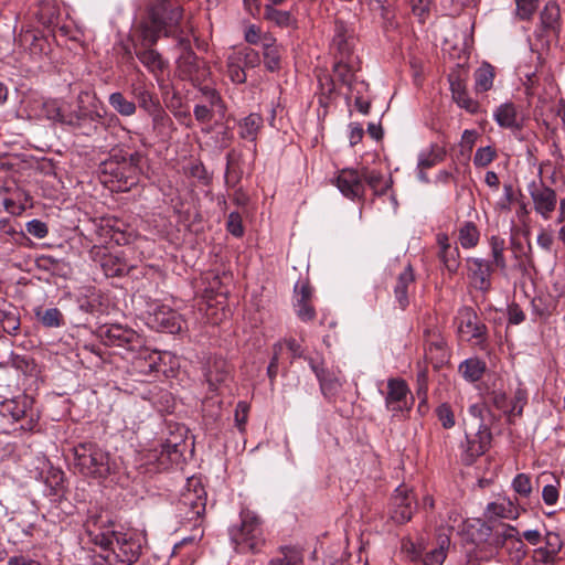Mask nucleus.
I'll list each match as a JSON object with an SVG mask.
<instances>
[{
  "instance_id": "nucleus-59",
  "label": "nucleus",
  "mask_w": 565,
  "mask_h": 565,
  "mask_svg": "<svg viewBox=\"0 0 565 565\" xmlns=\"http://www.w3.org/2000/svg\"><path fill=\"white\" fill-rule=\"evenodd\" d=\"M26 232L36 238H43L47 235V226L40 220H32L26 223Z\"/></svg>"
},
{
  "instance_id": "nucleus-35",
  "label": "nucleus",
  "mask_w": 565,
  "mask_h": 565,
  "mask_svg": "<svg viewBox=\"0 0 565 565\" xmlns=\"http://www.w3.org/2000/svg\"><path fill=\"white\" fill-rule=\"evenodd\" d=\"M494 119L502 128H520L519 116L516 107L512 103H504L500 105L494 111Z\"/></svg>"
},
{
  "instance_id": "nucleus-10",
  "label": "nucleus",
  "mask_w": 565,
  "mask_h": 565,
  "mask_svg": "<svg viewBox=\"0 0 565 565\" xmlns=\"http://www.w3.org/2000/svg\"><path fill=\"white\" fill-rule=\"evenodd\" d=\"M491 440V430L484 423H480L475 433L466 431V441L461 445L460 458L462 463L471 466L478 457L489 449Z\"/></svg>"
},
{
  "instance_id": "nucleus-54",
  "label": "nucleus",
  "mask_w": 565,
  "mask_h": 565,
  "mask_svg": "<svg viewBox=\"0 0 565 565\" xmlns=\"http://www.w3.org/2000/svg\"><path fill=\"white\" fill-rule=\"evenodd\" d=\"M513 490L522 498H529L532 492L531 478L525 473H519L512 481Z\"/></svg>"
},
{
  "instance_id": "nucleus-16",
  "label": "nucleus",
  "mask_w": 565,
  "mask_h": 565,
  "mask_svg": "<svg viewBox=\"0 0 565 565\" xmlns=\"http://www.w3.org/2000/svg\"><path fill=\"white\" fill-rule=\"evenodd\" d=\"M90 255L95 262H98L102 270L107 277H120L129 274V266L121 257L110 253H106V247L94 244Z\"/></svg>"
},
{
  "instance_id": "nucleus-11",
  "label": "nucleus",
  "mask_w": 565,
  "mask_h": 565,
  "mask_svg": "<svg viewBox=\"0 0 565 565\" xmlns=\"http://www.w3.org/2000/svg\"><path fill=\"white\" fill-rule=\"evenodd\" d=\"M527 191L536 214H539L544 221L551 220L558 203L556 191L547 186L542 181L530 182Z\"/></svg>"
},
{
  "instance_id": "nucleus-55",
  "label": "nucleus",
  "mask_w": 565,
  "mask_h": 565,
  "mask_svg": "<svg viewBox=\"0 0 565 565\" xmlns=\"http://www.w3.org/2000/svg\"><path fill=\"white\" fill-rule=\"evenodd\" d=\"M226 228L235 237H242L244 235L243 221L238 212H231L228 214Z\"/></svg>"
},
{
  "instance_id": "nucleus-2",
  "label": "nucleus",
  "mask_w": 565,
  "mask_h": 565,
  "mask_svg": "<svg viewBox=\"0 0 565 565\" xmlns=\"http://www.w3.org/2000/svg\"><path fill=\"white\" fill-rule=\"evenodd\" d=\"M83 542L100 547L102 555L110 565H132L141 554V543L132 534L117 532L111 525L106 524L100 518H92L84 525Z\"/></svg>"
},
{
  "instance_id": "nucleus-6",
  "label": "nucleus",
  "mask_w": 565,
  "mask_h": 565,
  "mask_svg": "<svg viewBox=\"0 0 565 565\" xmlns=\"http://www.w3.org/2000/svg\"><path fill=\"white\" fill-rule=\"evenodd\" d=\"M73 466L86 477H105L109 472L108 454L92 443L73 448Z\"/></svg>"
},
{
  "instance_id": "nucleus-43",
  "label": "nucleus",
  "mask_w": 565,
  "mask_h": 565,
  "mask_svg": "<svg viewBox=\"0 0 565 565\" xmlns=\"http://www.w3.org/2000/svg\"><path fill=\"white\" fill-rule=\"evenodd\" d=\"M489 244H490L491 257H492V260H490V262L493 263V266L499 268L501 271H505L508 264H507V258L504 256V250H505L504 238L493 235V236H491Z\"/></svg>"
},
{
  "instance_id": "nucleus-28",
  "label": "nucleus",
  "mask_w": 565,
  "mask_h": 565,
  "mask_svg": "<svg viewBox=\"0 0 565 565\" xmlns=\"http://www.w3.org/2000/svg\"><path fill=\"white\" fill-rule=\"evenodd\" d=\"M332 46L339 53V57L353 55V38L350 34L349 29L343 21H335Z\"/></svg>"
},
{
  "instance_id": "nucleus-39",
  "label": "nucleus",
  "mask_w": 565,
  "mask_h": 565,
  "mask_svg": "<svg viewBox=\"0 0 565 565\" xmlns=\"http://www.w3.org/2000/svg\"><path fill=\"white\" fill-rule=\"evenodd\" d=\"M108 103L120 116L131 117L137 111V104L128 99L121 92L111 93Z\"/></svg>"
},
{
  "instance_id": "nucleus-44",
  "label": "nucleus",
  "mask_w": 565,
  "mask_h": 565,
  "mask_svg": "<svg viewBox=\"0 0 565 565\" xmlns=\"http://www.w3.org/2000/svg\"><path fill=\"white\" fill-rule=\"evenodd\" d=\"M66 105L60 99H47L42 105V113L49 120L65 122Z\"/></svg>"
},
{
  "instance_id": "nucleus-4",
  "label": "nucleus",
  "mask_w": 565,
  "mask_h": 565,
  "mask_svg": "<svg viewBox=\"0 0 565 565\" xmlns=\"http://www.w3.org/2000/svg\"><path fill=\"white\" fill-rule=\"evenodd\" d=\"M73 232H78L79 235L84 236L93 245L97 244L100 247H106V244L110 242L118 246L129 243L127 225L114 217H103L98 221L86 220L83 225L74 226Z\"/></svg>"
},
{
  "instance_id": "nucleus-62",
  "label": "nucleus",
  "mask_w": 565,
  "mask_h": 565,
  "mask_svg": "<svg viewBox=\"0 0 565 565\" xmlns=\"http://www.w3.org/2000/svg\"><path fill=\"white\" fill-rule=\"evenodd\" d=\"M50 352L52 354H54L56 356V362L58 364H61L62 366L63 365V361L67 362L68 361V345L67 343H63V344H60V343H52L51 344V348H50Z\"/></svg>"
},
{
  "instance_id": "nucleus-50",
  "label": "nucleus",
  "mask_w": 565,
  "mask_h": 565,
  "mask_svg": "<svg viewBox=\"0 0 565 565\" xmlns=\"http://www.w3.org/2000/svg\"><path fill=\"white\" fill-rule=\"evenodd\" d=\"M435 414L444 429H451L455 427V413L448 403H441L439 406H437Z\"/></svg>"
},
{
  "instance_id": "nucleus-41",
  "label": "nucleus",
  "mask_w": 565,
  "mask_h": 565,
  "mask_svg": "<svg viewBox=\"0 0 565 565\" xmlns=\"http://www.w3.org/2000/svg\"><path fill=\"white\" fill-rule=\"evenodd\" d=\"M480 238V232L473 222H465L458 234V241L460 245L466 248H473L478 245Z\"/></svg>"
},
{
  "instance_id": "nucleus-37",
  "label": "nucleus",
  "mask_w": 565,
  "mask_h": 565,
  "mask_svg": "<svg viewBox=\"0 0 565 565\" xmlns=\"http://www.w3.org/2000/svg\"><path fill=\"white\" fill-rule=\"evenodd\" d=\"M75 115L102 114L104 110L96 95L92 90H83L77 96Z\"/></svg>"
},
{
  "instance_id": "nucleus-57",
  "label": "nucleus",
  "mask_w": 565,
  "mask_h": 565,
  "mask_svg": "<svg viewBox=\"0 0 565 565\" xmlns=\"http://www.w3.org/2000/svg\"><path fill=\"white\" fill-rule=\"evenodd\" d=\"M417 382V391L416 394L418 398H422V404H426L427 401V392H428V371L427 369H422L417 373L416 376Z\"/></svg>"
},
{
  "instance_id": "nucleus-36",
  "label": "nucleus",
  "mask_w": 565,
  "mask_h": 565,
  "mask_svg": "<svg viewBox=\"0 0 565 565\" xmlns=\"http://www.w3.org/2000/svg\"><path fill=\"white\" fill-rule=\"evenodd\" d=\"M487 370L486 362L478 358H470L459 364V373L470 382L479 381Z\"/></svg>"
},
{
  "instance_id": "nucleus-9",
  "label": "nucleus",
  "mask_w": 565,
  "mask_h": 565,
  "mask_svg": "<svg viewBox=\"0 0 565 565\" xmlns=\"http://www.w3.org/2000/svg\"><path fill=\"white\" fill-rule=\"evenodd\" d=\"M179 45L183 52L178 58V71L183 79H189L193 84H199L209 75V68L190 47V41L184 38L179 39Z\"/></svg>"
},
{
  "instance_id": "nucleus-61",
  "label": "nucleus",
  "mask_w": 565,
  "mask_h": 565,
  "mask_svg": "<svg viewBox=\"0 0 565 565\" xmlns=\"http://www.w3.org/2000/svg\"><path fill=\"white\" fill-rule=\"evenodd\" d=\"M508 318L511 324H520L525 320V313L518 303H511L508 307Z\"/></svg>"
},
{
  "instance_id": "nucleus-24",
  "label": "nucleus",
  "mask_w": 565,
  "mask_h": 565,
  "mask_svg": "<svg viewBox=\"0 0 565 565\" xmlns=\"http://www.w3.org/2000/svg\"><path fill=\"white\" fill-rule=\"evenodd\" d=\"M559 8L555 2H547L540 13V33L543 35H556L559 32Z\"/></svg>"
},
{
  "instance_id": "nucleus-1",
  "label": "nucleus",
  "mask_w": 565,
  "mask_h": 565,
  "mask_svg": "<svg viewBox=\"0 0 565 565\" xmlns=\"http://www.w3.org/2000/svg\"><path fill=\"white\" fill-rule=\"evenodd\" d=\"M182 18V8L177 1L160 0L149 10V18L141 24V36L145 50L136 52L137 58L154 76L160 79L168 63L151 46L157 43L160 35L170 36Z\"/></svg>"
},
{
  "instance_id": "nucleus-21",
  "label": "nucleus",
  "mask_w": 565,
  "mask_h": 565,
  "mask_svg": "<svg viewBox=\"0 0 565 565\" xmlns=\"http://www.w3.org/2000/svg\"><path fill=\"white\" fill-rule=\"evenodd\" d=\"M308 361L310 369L319 381L322 394L326 396L334 395L342 385L340 377L334 372L324 369L323 362H317L311 358Z\"/></svg>"
},
{
  "instance_id": "nucleus-47",
  "label": "nucleus",
  "mask_w": 565,
  "mask_h": 565,
  "mask_svg": "<svg viewBox=\"0 0 565 565\" xmlns=\"http://www.w3.org/2000/svg\"><path fill=\"white\" fill-rule=\"evenodd\" d=\"M494 78L493 68L489 64L479 67L475 73V87L477 92H487L492 87Z\"/></svg>"
},
{
  "instance_id": "nucleus-22",
  "label": "nucleus",
  "mask_w": 565,
  "mask_h": 565,
  "mask_svg": "<svg viewBox=\"0 0 565 565\" xmlns=\"http://www.w3.org/2000/svg\"><path fill=\"white\" fill-rule=\"evenodd\" d=\"M146 114L151 118L152 130L157 136L167 139L171 138L172 134L175 131V126L171 117L163 109L161 104L152 108L151 110L146 111Z\"/></svg>"
},
{
  "instance_id": "nucleus-64",
  "label": "nucleus",
  "mask_w": 565,
  "mask_h": 565,
  "mask_svg": "<svg viewBox=\"0 0 565 565\" xmlns=\"http://www.w3.org/2000/svg\"><path fill=\"white\" fill-rule=\"evenodd\" d=\"M440 160H443L441 153L429 152L427 154L420 156L419 161H418V167L422 170L429 169V168L434 167Z\"/></svg>"
},
{
  "instance_id": "nucleus-53",
  "label": "nucleus",
  "mask_w": 565,
  "mask_h": 565,
  "mask_svg": "<svg viewBox=\"0 0 565 565\" xmlns=\"http://www.w3.org/2000/svg\"><path fill=\"white\" fill-rule=\"evenodd\" d=\"M497 157L494 148L487 146L479 148L473 157V164L478 168H484L489 166Z\"/></svg>"
},
{
  "instance_id": "nucleus-23",
  "label": "nucleus",
  "mask_w": 565,
  "mask_h": 565,
  "mask_svg": "<svg viewBox=\"0 0 565 565\" xmlns=\"http://www.w3.org/2000/svg\"><path fill=\"white\" fill-rule=\"evenodd\" d=\"M103 114L75 115L73 119V136L76 138H93L98 134Z\"/></svg>"
},
{
  "instance_id": "nucleus-17",
  "label": "nucleus",
  "mask_w": 565,
  "mask_h": 565,
  "mask_svg": "<svg viewBox=\"0 0 565 565\" xmlns=\"http://www.w3.org/2000/svg\"><path fill=\"white\" fill-rule=\"evenodd\" d=\"M457 329L459 335L468 341L475 339L478 344H482L486 341L487 327L478 320L476 312L471 308L460 310V321Z\"/></svg>"
},
{
  "instance_id": "nucleus-42",
  "label": "nucleus",
  "mask_w": 565,
  "mask_h": 565,
  "mask_svg": "<svg viewBox=\"0 0 565 565\" xmlns=\"http://www.w3.org/2000/svg\"><path fill=\"white\" fill-rule=\"evenodd\" d=\"M362 182L365 181L376 194H383L392 183V180L384 181L383 174L375 170L363 168L361 171Z\"/></svg>"
},
{
  "instance_id": "nucleus-25",
  "label": "nucleus",
  "mask_w": 565,
  "mask_h": 565,
  "mask_svg": "<svg viewBox=\"0 0 565 565\" xmlns=\"http://www.w3.org/2000/svg\"><path fill=\"white\" fill-rule=\"evenodd\" d=\"M543 541L544 546H541L534 551L535 556L541 563H553L563 547V541L558 533L551 531L545 533Z\"/></svg>"
},
{
  "instance_id": "nucleus-7",
  "label": "nucleus",
  "mask_w": 565,
  "mask_h": 565,
  "mask_svg": "<svg viewBox=\"0 0 565 565\" xmlns=\"http://www.w3.org/2000/svg\"><path fill=\"white\" fill-rule=\"evenodd\" d=\"M206 507V492L201 482L195 478L188 479L186 488L182 491L179 502L178 511L180 515L196 526L200 519L203 516Z\"/></svg>"
},
{
  "instance_id": "nucleus-8",
  "label": "nucleus",
  "mask_w": 565,
  "mask_h": 565,
  "mask_svg": "<svg viewBox=\"0 0 565 565\" xmlns=\"http://www.w3.org/2000/svg\"><path fill=\"white\" fill-rule=\"evenodd\" d=\"M477 524V536L472 533V541L476 544L484 542L490 546L498 548L503 546L508 541H512L514 544L520 545L518 551L523 546L519 531L512 525L500 523L499 525L491 527L487 523L480 521H478Z\"/></svg>"
},
{
  "instance_id": "nucleus-52",
  "label": "nucleus",
  "mask_w": 565,
  "mask_h": 565,
  "mask_svg": "<svg viewBox=\"0 0 565 565\" xmlns=\"http://www.w3.org/2000/svg\"><path fill=\"white\" fill-rule=\"evenodd\" d=\"M515 15L520 20H530L539 7V0H514Z\"/></svg>"
},
{
  "instance_id": "nucleus-38",
  "label": "nucleus",
  "mask_w": 565,
  "mask_h": 565,
  "mask_svg": "<svg viewBox=\"0 0 565 565\" xmlns=\"http://www.w3.org/2000/svg\"><path fill=\"white\" fill-rule=\"evenodd\" d=\"M34 315L45 328H58L65 323L64 316L57 308L43 309L38 307L34 309Z\"/></svg>"
},
{
  "instance_id": "nucleus-63",
  "label": "nucleus",
  "mask_w": 565,
  "mask_h": 565,
  "mask_svg": "<svg viewBox=\"0 0 565 565\" xmlns=\"http://www.w3.org/2000/svg\"><path fill=\"white\" fill-rule=\"evenodd\" d=\"M536 242L541 248H543L546 252H551L552 245L554 243V237L548 230L542 228L537 235Z\"/></svg>"
},
{
  "instance_id": "nucleus-32",
  "label": "nucleus",
  "mask_w": 565,
  "mask_h": 565,
  "mask_svg": "<svg viewBox=\"0 0 565 565\" xmlns=\"http://www.w3.org/2000/svg\"><path fill=\"white\" fill-rule=\"evenodd\" d=\"M264 120L259 114L252 113L238 122V135L241 138L256 141L259 130L263 128Z\"/></svg>"
},
{
  "instance_id": "nucleus-58",
  "label": "nucleus",
  "mask_w": 565,
  "mask_h": 565,
  "mask_svg": "<svg viewBox=\"0 0 565 565\" xmlns=\"http://www.w3.org/2000/svg\"><path fill=\"white\" fill-rule=\"evenodd\" d=\"M234 55L235 56H241L242 57V63L245 66H247V67H255L260 62L258 53L255 50H253V49H248V47L244 49V50L237 52Z\"/></svg>"
},
{
  "instance_id": "nucleus-46",
  "label": "nucleus",
  "mask_w": 565,
  "mask_h": 565,
  "mask_svg": "<svg viewBox=\"0 0 565 565\" xmlns=\"http://www.w3.org/2000/svg\"><path fill=\"white\" fill-rule=\"evenodd\" d=\"M487 512L491 516L504 519H516L519 515L518 508L510 500L489 503L487 507Z\"/></svg>"
},
{
  "instance_id": "nucleus-60",
  "label": "nucleus",
  "mask_w": 565,
  "mask_h": 565,
  "mask_svg": "<svg viewBox=\"0 0 565 565\" xmlns=\"http://www.w3.org/2000/svg\"><path fill=\"white\" fill-rule=\"evenodd\" d=\"M402 551L412 561L422 559V550L409 539H404L402 541Z\"/></svg>"
},
{
  "instance_id": "nucleus-49",
  "label": "nucleus",
  "mask_w": 565,
  "mask_h": 565,
  "mask_svg": "<svg viewBox=\"0 0 565 565\" xmlns=\"http://www.w3.org/2000/svg\"><path fill=\"white\" fill-rule=\"evenodd\" d=\"M241 64V56L232 55L227 60V74L233 83L242 84L246 81V74Z\"/></svg>"
},
{
  "instance_id": "nucleus-18",
  "label": "nucleus",
  "mask_w": 565,
  "mask_h": 565,
  "mask_svg": "<svg viewBox=\"0 0 565 565\" xmlns=\"http://www.w3.org/2000/svg\"><path fill=\"white\" fill-rule=\"evenodd\" d=\"M335 185L344 196L352 200L364 194L361 173L355 169H342L335 179Z\"/></svg>"
},
{
  "instance_id": "nucleus-12",
  "label": "nucleus",
  "mask_w": 565,
  "mask_h": 565,
  "mask_svg": "<svg viewBox=\"0 0 565 565\" xmlns=\"http://www.w3.org/2000/svg\"><path fill=\"white\" fill-rule=\"evenodd\" d=\"M414 403L409 396V388L402 379H390L387 381V394L385 396L386 408L394 415L409 412Z\"/></svg>"
},
{
  "instance_id": "nucleus-15",
  "label": "nucleus",
  "mask_w": 565,
  "mask_h": 565,
  "mask_svg": "<svg viewBox=\"0 0 565 565\" xmlns=\"http://www.w3.org/2000/svg\"><path fill=\"white\" fill-rule=\"evenodd\" d=\"M415 495L405 486L396 488L390 505L391 519L398 524L408 522L415 509Z\"/></svg>"
},
{
  "instance_id": "nucleus-19",
  "label": "nucleus",
  "mask_w": 565,
  "mask_h": 565,
  "mask_svg": "<svg viewBox=\"0 0 565 565\" xmlns=\"http://www.w3.org/2000/svg\"><path fill=\"white\" fill-rule=\"evenodd\" d=\"M180 456L178 445L167 441L161 444L160 449L149 450L147 462L153 465L156 471H162L169 469L173 462H177Z\"/></svg>"
},
{
  "instance_id": "nucleus-30",
  "label": "nucleus",
  "mask_w": 565,
  "mask_h": 565,
  "mask_svg": "<svg viewBox=\"0 0 565 565\" xmlns=\"http://www.w3.org/2000/svg\"><path fill=\"white\" fill-rule=\"evenodd\" d=\"M414 282V274L411 265L398 275L394 287V296L401 309H405L408 303V287Z\"/></svg>"
},
{
  "instance_id": "nucleus-33",
  "label": "nucleus",
  "mask_w": 565,
  "mask_h": 565,
  "mask_svg": "<svg viewBox=\"0 0 565 565\" xmlns=\"http://www.w3.org/2000/svg\"><path fill=\"white\" fill-rule=\"evenodd\" d=\"M450 89L452 99L459 107L466 109L470 114H476L478 111L479 104L468 96L466 86L459 78L450 81Z\"/></svg>"
},
{
  "instance_id": "nucleus-20",
  "label": "nucleus",
  "mask_w": 565,
  "mask_h": 565,
  "mask_svg": "<svg viewBox=\"0 0 565 565\" xmlns=\"http://www.w3.org/2000/svg\"><path fill=\"white\" fill-rule=\"evenodd\" d=\"M152 324L161 331L174 334L182 331L184 320L172 309L160 307L152 313Z\"/></svg>"
},
{
  "instance_id": "nucleus-13",
  "label": "nucleus",
  "mask_w": 565,
  "mask_h": 565,
  "mask_svg": "<svg viewBox=\"0 0 565 565\" xmlns=\"http://www.w3.org/2000/svg\"><path fill=\"white\" fill-rule=\"evenodd\" d=\"M151 88L152 84L148 82L146 75L137 67L135 76L129 84V93L137 100V107L141 108L145 113L160 104L157 94Z\"/></svg>"
},
{
  "instance_id": "nucleus-45",
  "label": "nucleus",
  "mask_w": 565,
  "mask_h": 565,
  "mask_svg": "<svg viewBox=\"0 0 565 565\" xmlns=\"http://www.w3.org/2000/svg\"><path fill=\"white\" fill-rule=\"evenodd\" d=\"M264 19L279 28H288L294 23L289 11L278 10L270 6L264 7Z\"/></svg>"
},
{
  "instance_id": "nucleus-51",
  "label": "nucleus",
  "mask_w": 565,
  "mask_h": 565,
  "mask_svg": "<svg viewBox=\"0 0 565 565\" xmlns=\"http://www.w3.org/2000/svg\"><path fill=\"white\" fill-rule=\"evenodd\" d=\"M424 341L426 349L429 352L433 350L443 351L445 349L446 342L440 335L439 331L436 329H425L424 330Z\"/></svg>"
},
{
  "instance_id": "nucleus-27",
  "label": "nucleus",
  "mask_w": 565,
  "mask_h": 565,
  "mask_svg": "<svg viewBox=\"0 0 565 565\" xmlns=\"http://www.w3.org/2000/svg\"><path fill=\"white\" fill-rule=\"evenodd\" d=\"M356 57L349 55L345 57H339L334 64L333 72L334 76L344 85L352 89L355 81V72L359 70Z\"/></svg>"
},
{
  "instance_id": "nucleus-31",
  "label": "nucleus",
  "mask_w": 565,
  "mask_h": 565,
  "mask_svg": "<svg viewBox=\"0 0 565 565\" xmlns=\"http://www.w3.org/2000/svg\"><path fill=\"white\" fill-rule=\"evenodd\" d=\"M450 546L449 535L443 533L437 536V546L430 552L422 555V563L424 565H443L447 557V552Z\"/></svg>"
},
{
  "instance_id": "nucleus-26",
  "label": "nucleus",
  "mask_w": 565,
  "mask_h": 565,
  "mask_svg": "<svg viewBox=\"0 0 565 565\" xmlns=\"http://www.w3.org/2000/svg\"><path fill=\"white\" fill-rule=\"evenodd\" d=\"M437 243L440 247L438 254L440 262L449 274H456L460 266V254L458 247L450 245L449 238L446 234H439L437 236Z\"/></svg>"
},
{
  "instance_id": "nucleus-56",
  "label": "nucleus",
  "mask_w": 565,
  "mask_h": 565,
  "mask_svg": "<svg viewBox=\"0 0 565 565\" xmlns=\"http://www.w3.org/2000/svg\"><path fill=\"white\" fill-rule=\"evenodd\" d=\"M295 308L298 318L305 322L311 321L316 318V311L311 301H296Z\"/></svg>"
},
{
  "instance_id": "nucleus-29",
  "label": "nucleus",
  "mask_w": 565,
  "mask_h": 565,
  "mask_svg": "<svg viewBox=\"0 0 565 565\" xmlns=\"http://www.w3.org/2000/svg\"><path fill=\"white\" fill-rule=\"evenodd\" d=\"M303 553L299 547L285 545L277 550L267 565H303Z\"/></svg>"
},
{
  "instance_id": "nucleus-5",
  "label": "nucleus",
  "mask_w": 565,
  "mask_h": 565,
  "mask_svg": "<svg viewBox=\"0 0 565 565\" xmlns=\"http://www.w3.org/2000/svg\"><path fill=\"white\" fill-rule=\"evenodd\" d=\"M239 518L241 524L230 529V537L236 551L254 554L260 552L266 540L259 516L248 509H243Z\"/></svg>"
},
{
  "instance_id": "nucleus-3",
  "label": "nucleus",
  "mask_w": 565,
  "mask_h": 565,
  "mask_svg": "<svg viewBox=\"0 0 565 565\" xmlns=\"http://www.w3.org/2000/svg\"><path fill=\"white\" fill-rule=\"evenodd\" d=\"M98 337L107 347L122 348L129 352H137L136 365L145 370L142 362H148L149 371L157 367L159 353L150 352L143 348V339L132 329L120 324L104 326L98 331Z\"/></svg>"
},
{
  "instance_id": "nucleus-34",
  "label": "nucleus",
  "mask_w": 565,
  "mask_h": 565,
  "mask_svg": "<svg viewBox=\"0 0 565 565\" xmlns=\"http://www.w3.org/2000/svg\"><path fill=\"white\" fill-rule=\"evenodd\" d=\"M30 405L28 396H19L13 399L4 401L1 404V414L6 417H10L13 422L20 420L25 416L26 409Z\"/></svg>"
},
{
  "instance_id": "nucleus-40",
  "label": "nucleus",
  "mask_w": 565,
  "mask_h": 565,
  "mask_svg": "<svg viewBox=\"0 0 565 565\" xmlns=\"http://www.w3.org/2000/svg\"><path fill=\"white\" fill-rule=\"evenodd\" d=\"M230 375L228 364L222 360H214L213 364L209 366L206 372V380L211 387L216 390L218 384L224 383Z\"/></svg>"
},
{
  "instance_id": "nucleus-14",
  "label": "nucleus",
  "mask_w": 565,
  "mask_h": 565,
  "mask_svg": "<svg viewBox=\"0 0 565 565\" xmlns=\"http://www.w3.org/2000/svg\"><path fill=\"white\" fill-rule=\"evenodd\" d=\"M466 263L471 286L483 294L488 292L492 287L493 263L480 257H469Z\"/></svg>"
},
{
  "instance_id": "nucleus-48",
  "label": "nucleus",
  "mask_w": 565,
  "mask_h": 565,
  "mask_svg": "<svg viewBox=\"0 0 565 565\" xmlns=\"http://www.w3.org/2000/svg\"><path fill=\"white\" fill-rule=\"evenodd\" d=\"M271 42L264 43V63L268 71L275 72L280 68L281 47L279 45H271Z\"/></svg>"
}]
</instances>
